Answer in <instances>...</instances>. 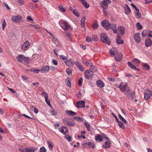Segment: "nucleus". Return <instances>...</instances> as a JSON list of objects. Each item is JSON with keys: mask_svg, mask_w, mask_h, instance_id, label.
Returning <instances> with one entry per match:
<instances>
[{"mask_svg": "<svg viewBox=\"0 0 152 152\" xmlns=\"http://www.w3.org/2000/svg\"><path fill=\"white\" fill-rule=\"evenodd\" d=\"M109 53L110 54V55L112 56H113L115 55V56L116 54H117L116 52L114 50V48L110 49L109 51Z\"/></svg>", "mask_w": 152, "mask_h": 152, "instance_id": "nucleus-32", "label": "nucleus"}, {"mask_svg": "<svg viewBox=\"0 0 152 152\" xmlns=\"http://www.w3.org/2000/svg\"><path fill=\"white\" fill-rule=\"evenodd\" d=\"M46 102L47 104L50 107H52L50 100L48 99V97L45 98Z\"/></svg>", "mask_w": 152, "mask_h": 152, "instance_id": "nucleus-50", "label": "nucleus"}, {"mask_svg": "<svg viewBox=\"0 0 152 152\" xmlns=\"http://www.w3.org/2000/svg\"><path fill=\"white\" fill-rule=\"evenodd\" d=\"M66 115H68L73 116L76 115L77 113L72 110H67L66 111Z\"/></svg>", "mask_w": 152, "mask_h": 152, "instance_id": "nucleus-23", "label": "nucleus"}, {"mask_svg": "<svg viewBox=\"0 0 152 152\" xmlns=\"http://www.w3.org/2000/svg\"><path fill=\"white\" fill-rule=\"evenodd\" d=\"M58 8L59 10L62 12H65L66 11L65 8L64 6L60 5L58 6Z\"/></svg>", "mask_w": 152, "mask_h": 152, "instance_id": "nucleus-43", "label": "nucleus"}, {"mask_svg": "<svg viewBox=\"0 0 152 152\" xmlns=\"http://www.w3.org/2000/svg\"><path fill=\"white\" fill-rule=\"evenodd\" d=\"M136 27H137V29L138 30H140L142 28V26L140 24V22H138L136 24Z\"/></svg>", "mask_w": 152, "mask_h": 152, "instance_id": "nucleus-38", "label": "nucleus"}, {"mask_svg": "<svg viewBox=\"0 0 152 152\" xmlns=\"http://www.w3.org/2000/svg\"><path fill=\"white\" fill-rule=\"evenodd\" d=\"M86 65L87 66H90L91 67L92 65H93V63L91 61H86L85 63Z\"/></svg>", "mask_w": 152, "mask_h": 152, "instance_id": "nucleus-52", "label": "nucleus"}, {"mask_svg": "<svg viewBox=\"0 0 152 152\" xmlns=\"http://www.w3.org/2000/svg\"><path fill=\"white\" fill-rule=\"evenodd\" d=\"M143 67L144 69L147 70H149L150 68L149 66L146 63H144L143 64Z\"/></svg>", "mask_w": 152, "mask_h": 152, "instance_id": "nucleus-37", "label": "nucleus"}, {"mask_svg": "<svg viewBox=\"0 0 152 152\" xmlns=\"http://www.w3.org/2000/svg\"><path fill=\"white\" fill-rule=\"evenodd\" d=\"M53 126L56 129H58V130H60V128H59L60 126V124L58 123H56L54 124Z\"/></svg>", "mask_w": 152, "mask_h": 152, "instance_id": "nucleus-41", "label": "nucleus"}, {"mask_svg": "<svg viewBox=\"0 0 152 152\" xmlns=\"http://www.w3.org/2000/svg\"><path fill=\"white\" fill-rule=\"evenodd\" d=\"M48 147L50 150H51L53 148V145L52 142L48 141L47 142Z\"/></svg>", "mask_w": 152, "mask_h": 152, "instance_id": "nucleus-33", "label": "nucleus"}, {"mask_svg": "<svg viewBox=\"0 0 152 152\" xmlns=\"http://www.w3.org/2000/svg\"><path fill=\"white\" fill-rule=\"evenodd\" d=\"M85 102L82 100L78 101L76 104V106L78 108H84L85 107Z\"/></svg>", "mask_w": 152, "mask_h": 152, "instance_id": "nucleus-11", "label": "nucleus"}, {"mask_svg": "<svg viewBox=\"0 0 152 152\" xmlns=\"http://www.w3.org/2000/svg\"><path fill=\"white\" fill-rule=\"evenodd\" d=\"M59 131L64 135H65L66 133L68 132L67 128L65 126H62L61 129Z\"/></svg>", "mask_w": 152, "mask_h": 152, "instance_id": "nucleus-15", "label": "nucleus"}, {"mask_svg": "<svg viewBox=\"0 0 152 152\" xmlns=\"http://www.w3.org/2000/svg\"><path fill=\"white\" fill-rule=\"evenodd\" d=\"M29 70L33 72H35L36 73H38L40 71V70L39 69H29Z\"/></svg>", "mask_w": 152, "mask_h": 152, "instance_id": "nucleus-48", "label": "nucleus"}, {"mask_svg": "<svg viewBox=\"0 0 152 152\" xmlns=\"http://www.w3.org/2000/svg\"><path fill=\"white\" fill-rule=\"evenodd\" d=\"M140 34L139 33H136L134 34V37L135 41L137 43H139L140 41Z\"/></svg>", "mask_w": 152, "mask_h": 152, "instance_id": "nucleus-17", "label": "nucleus"}, {"mask_svg": "<svg viewBox=\"0 0 152 152\" xmlns=\"http://www.w3.org/2000/svg\"><path fill=\"white\" fill-rule=\"evenodd\" d=\"M30 44L28 41H26L22 45L21 49L23 51L27 50L29 48Z\"/></svg>", "mask_w": 152, "mask_h": 152, "instance_id": "nucleus-9", "label": "nucleus"}, {"mask_svg": "<svg viewBox=\"0 0 152 152\" xmlns=\"http://www.w3.org/2000/svg\"><path fill=\"white\" fill-rule=\"evenodd\" d=\"M3 20L1 21V24L2 25V29L4 30V29L6 26V23L4 19H3Z\"/></svg>", "mask_w": 152, "mask_h": 152, "instance_id": "nucleus-45", "label": "nucleus"}, {"mask_svg": "<svg viewBox=\"0 0 152 152\" xmlns=\"http://www.w3.org/2000/svg\"><path fill=\"white\" fill-rule=\"evenodd\" d=\"M119 88L121 91L123 92H125L126 91L127 92H131L128 86L127 83L125 82L121 83L119 85Z\"/></svg>", "mask_w": 152, "mask_h": 152, "instance_id": "nucleus-3", "label": "nucleus"}, {"mask_svg": "<svg viewBox=\"0 0 152 152\" xmlns=\"http://www.w3.org/2000/svg\"><path fill=\"white\" fill-rule=\"evenodd\" d=\"M64 62L66 65L69 66H72L75 64L74 61L72 59H70Z\"/></svg>", "mask_w": 152, "mask_h": 152, "instance_id": "nucleus-13", "label": "nucleus"}, {"mask_svg": "<svg viewBox=\"0 0 152 152\" xmlns=\"http://www.w3.org/2000/svg\"><path fill=\"white\" fill-rule=\"evenodd\" d=\"M114 58L115 61H120L122 58L123 56L120 53H118L115 56Z\"/></svg>", "mask_w": 152, "mask_h": 152, "instance_id": "nucleus-16", "label": "nucleus"}, {"mask_svg": "<svg viewBox=\"0 0 152 152\" xmlns=\"http://www.w3.org/2000/svg\"><path fill=\"white\" fill-rule=\"evenodd\" d=\"M75 64L77 66V68L80 71L83 72L84 70V69L82 66L81 64L78 61H76L75 63Z\"/></svg>", "mask_w": 152, "mask_h": 152, "instance_id": "nucleus-20", "label": "nucleus"}, {"mask_svg": "<svg viewBox=\"0 0 152 152\" xmlns=\"http://www.w3.org/2000/svg\"><path fill=\"white\" fill-rule=\"evenodd\" d=\"M90 69H92L94 72L96 71L97 69L96 67L94 66H93V65L91 66Z\"/></svg>", "mask_w": 152, "mask_h": 152, "instance_id": "nucleus-63", "label": "nucleus"}, {"mask_svg": "<svg viewBox=\"0 0 152 152\" xmlns=\"http://www.w3.org/2000/svg\"><path fill=\"white\" fill-rule=\"evenodd\" d=\"M50 68L49 66H46L42 68L41 69L40 71L42 73H46L48 72Z\"/></svg>", "mask_w": 152, "mask_h": 152, "instance_id": "nucleus-25", "label": "nucleus"}, {"mask_svg": "<svg viewBox=\"0 0 152 152\" xmlns=\"http://www.w3.org/2000/svg\"><path fill=\"white\" fill-rule=\"evenodd\" d=\"M102 138L104 139V140H110L109 138L107 137V135L103 133L102 134Z\"/></svg>", "mask_w": 152, "mask_h": 152, "instance_id": "nucleus-49", "label": "nucleus"}, {"mask_svg": "<svg viewBox=\"0 0 152 152\" xmlns=\"http://www.w3.org/2000/svg\"><path fill=\"white\" fill-rule=\"evenodd\" d=\"M110 24L109 21L107 20H104L101 22L102 26L107 30H109L110 29Z\"/></svg>", "mask_w": 152, "mask_h": 152, "instance_id": "nucleus-7", "label": "nucleus"}, {"mask_svg": "<svg viewBox=\"0 0 152 152\" xmlns=\"http://www.w3.org/2000/svg\"><path fill=\"white\" fill-rule=\"evenodd\" d=\"M118 30L120 32V34L122 35H123L125 33V28L123 26H120L118 28Z\"/></svg>", "mask_w": 152, "mask_h": 152, "instance_id": "nucleus-19", "label": "nucleus"}, {"mask_svg": "<svg viewBox=\"0 0 152 152\" xmlns=\"http://www.w3.org/2000/svg\"><path fill=\"white\" fill-rule=\"evenodd\" d=\"M118 125L119 127L122 129H124L125 128V126L123 124L121 121L119 122Z\"/></svg>", "mask_w": 152, "mask_h": 152, "instance_id": "nucleus-47", "label": "nucleus"}, {"mask_svg": "<svg viewBox=\"0 0 152 152\" xmlns=\"http://www.w3.org/2000/svg\"><path fill=\"white\" fill-rule=\"evenodd\" d=\"M110 29H111L114 33H117L116 25L115 24H110Z\"/></svg>", "mask_w": 152, "mask_h": 152, "instance_id": "nucleus-21", "label": "nucleus"}, {"mask_svg": "<svg viewBox=\"0 0 152 152\" xmlns=\"http://www.w3.org/2000/svg\"><path fill=\"white\" fill-rule=\"evenodd\" d=\"M17 2L19 5H22L24 4V1L23 0H17Z\"/></svg>", "mask_w": 152, "mask_h": 152, "instance_id": "nucleus-59", "label": "nucleus"}, {"mask_svg": "<svg viewBox=\"0 0 152 152\" xmlns=\"http://www.w3.org/2000/svg\"><path fill=\"white\" fill-rule=\"evenodd\" d=\"M118 117L121 121L124 123L126 124H127L128 123L127 121L120 114L118 115Z\"/></svg>", "mask_w": 152, "mask_h": 152, "instance_id": "nucleus-34", "label": "nucleus"}, {"mask_svg": "<svg viewBox=\"0 0 152 152\" xmlns=\"http://www.w3.org/2000/svg\"><path fill=\"white\" fill-rule=\"evenodd\" d=\"M64 137L67 139L68 141L70 142L71 141V137L68 134H66Z\"/></svg>", "mask_w": 152, "mask_h": 152, "instance_id": "nucleus-54", "label": "nucleus"}, {"mask_svg": "<svg viewBox=\"0 0 152 152\" xmlns=\"http://www.w3.org/2000/svg\"><path fill=\"white\" fill-rule=\"evenodd\" d=\"M121 37L118 35L116 37V42L118 45L122 44L124 43V41L121 39Z\"/></svg>", "mask_w": 152, "mask_h": 152, "instance_id": "nucleus-22", "label": "nucleus"}, {"mask_svg": "<svg viewBox=\"0 0 152 152\" xmlns=\"http://www.w3.org/2000/svg\"><path fill=\"white\" fill-rule=\"evenodd\" d=\"M72 70L70 68H69L66 70V72L67 74L69 75H72Z\"/></svg>", "mask_w": 152, "mask_h": 152, "instance_id": "nucleus-36", "label": "nucleus"}, {"mask_svg": "<svg viewBox=\"0 0 152 152\" xmlns=\"http://www.w3.org/2000/svg\"><path fill=\"white\" fill-rule=\"evenodd\" d=\"M90 142L91 143V144H89L90 145H87L89 146V148H94L95 146L94 144L91 142Z\"/></svg>", "mask_w": 152, "mask_h": 152, "instance_id": "nucleus-57", "label": "nucleus"}, {"mask_svg": "<svg viewBox=\"0 0 152 152\" xmlns=\"http://www.w3.org/2000/svg\"><path fill=\"white\" fill-rule=\"evenodd\" d=\"M125 7L124 8L125 13L127 15L129 14L131 12V10L127 4H125Z\"/></svg>", "mask_w": 152, "mask_h": 152, "instance_id": "nucleus-26", "label": "nucleus"}, {"mask_svg": "<svg viewBox=\"0 0 152 152\" xmlns=\"http://www.w3.org/2000/svg\"><path fill=\"white\" fill-rule=\"evenodd\" d=\"M132 62L133 63L130 62H128L127 63L128 66L131 68L132 69H135L137 70H139V69L137 68L135 66L133 65H135V66H138L139 65L140 61L137 58H134Z\"/></svg>", "mask_w": 152, "mask_h": 152, "instance_id": "nucleus-2", "label": "nucleus"}, {"mask_svg": "<svg viewBox=\"0 0 152 152\" xmlns=\"http://www.w3.org/2000/svg\"><path fill=\"white\" fill-rule=\"evenodd\" d=\"M105 145H103L102 148L104 149H107L110 147L111 145V141L110 140H106L104 142Z\"/></svg>", "mask_w": 152, "mask_h": 152, "instance_id": "nucleus-14", "label": "nucleus"}, {"mask_svg": "<svg viewBox=\"0 0 152 152\" xmlns=\"http://www.w3.org/2000/svg\"><path fill=\"white\" fill-rule=\"evenodd\" d=\"M23 61L25 63H28L29 61V58L24 56Z\"/></svg>", "mask_w": 152, "mask_h": 152, "instance_id": "nucleus-51", "label": "nucleus"}, {"mask_svg": "<svg viewBox=\"0 0 152 152\" xmlns=\"http://www.w3.org/2000/svg\"><path fill=\"white\" fill-rule=\"evenodd\" d=\"M84 124L86 127L87 130L89 131H91V129L90 124L87 122H84Z\"/></svg>", "mask_w": 152, "mask_h": 152, "instance_id": "nucleus-40", "label": "nucleus"}, {"mask_svg": "<svg viewBox=\"0 0 152 152\" xmlns=\"http://www.w3.org/2000/svg\"><path fill=\"white\" fill-rule=\"evenodd\" d=\"M66 84L69 87H70L71 86V81L70 78L69 77H67L65 80Z\"/></svg>", "mask_w": 152, "mask_h": 152, "instance_id": "nucleus-30", "label": "nucleus"}, {"mask_svg": "<svg viewBox=\"0 0 152 152\" xmlns=\"http://www.w3.org/2000/svg\"><path fill=\"white\" fill-rule=\"evenodd\" d=\"M83 81V78L81 77H80V79L78 81V84L80 86H81L82 85Z\"/></svg>", "mask_w": 152, "mask_h": 152, "instance_id": "nucleus-62", "label": "nucleus"}, {"mask_svg": "<svg viewBox=\"0 0 152 152\" xmlns=\"http://www.w3.org/2000/svg\"><path fill=\"white\" fill-rule=\"evenodd\" d=\"M24 151H25L26 152H34L37 150V148L34 147H26L24 149L22 148Z\"/></svg>", "mask_w": 152, "mask_h": 152, "instance_id": "nucleus-12", "label": "nucleus"}, {"mask_svg": "<svg viewBox=\"0 0 152 152\" xmlns=\"http://www.w3.org/2000/svg\"><path fill=\"white\" fill-rule=\"evenodd\" d=\"M100 38L101 40L104 43H106L108 45L110 44V42L108 41V38L106 34L102 33L100 34Z\"/></svg>", "mask_w": 152, "mask_h": 152, "instance_id": "nucleus-4", "label": "nucleus"}, {"mask_svg": "<svg viewBox=\"0 0 152 152\" xmlns=\"http://www.w3.org/2000/svg\"><path fill=\"white\" fill-rule=\"evenodd\" d=\"M85 7L86 8H88L89 7V4L85 0H83L81 1Z\"/></svg>", "mask_w": 152, "mask_h": 152, "instance_id": "nucleus-31", "label": "nucleus"}, {"mask_svg": "<svg viewBox=\"0 0 152 152\" xmlns=\"http://www.w3.org/2000/svg\"><path fill=\"white\" fill-rule=\"evenodd\" d=\"M72 12L77 17L80 16V14L78 13L77 10H72Z\"/></svg>", "mask_w": 152, "mask_h": 152, "instance_id": "nucleus-46", "label": "nucleus"}, {"mask_svg": "<svg viewBox=\"0 0 152 152\" xmlns=\"http://www.w3.org/2000/svg\"><path fill=\"white\" fill-rule=\"evenodd\" d=\"M41 95L44 97L45 98L48 97V94L44 91L41 93Z\"/></svg>", "mask_w": 152, "mask_h": 152, "instance_id": "nucleus-53", "label": "nucleus"}, {"mask_svg": "<svg viewBox=\"0 0 152 152\" xmlns=\"http://www.w3.org/2000/svg\"><path fill=\"white\" fill-rule=\"evenodd\" d=\"M91 144L90 142L84 143L83 144L82 146L83 148H86V145H90L89 144Z\"/></svg>", "mask_w": 152, "mask_h": 152, "instance_id": "nucleus-58", "label": "nucleus"}, {"mask_svg": "<svg viewBox=\"0 0 152 152\" xmlns=\"http://www.w3.org/2000/svg\"><path fill=\"white\" fill-rule=\"evenodd\" d=\"M131 96L132 98V100H134V102H136L137 101V100L135 99V93L134 92H133L131 94Z\"/></svg>", "mask_w": 152, "mask_h": 152, "instance_id": "nucleus-42", "label": "nucleus"}, {"mask_svg": "<svg viewBox=\"0 0 152 152\" xmlns=\"http://www.w3.org/2000/svg\"><path fill=\"white\" fill-rule=\"evenodd\" d=\"M111 3V0H104L101 2L100 5L102 8H108V5Z\"/></svg>", "mask_w": 152, "mask_h": 152, "instance_id": "nucleus-8", "label": "nucleus"}, {"mask_svg": "<svg viewBox=\"0 0 152 152\" xmlns=\"http://www.w3.org/2000/svg\"><path fill=\"white\" fill-rule=\"evenodd\" d=\"M145 45L147 47L151 46L152 45V41L149 38H147L145 42Z\"/></svg>", "mask_w": 152, "mask_h": 152, "instance_id": "nucleus-18", "label": "nucleus"}, {"mask_svg": "<svg viewBox=\"0 0 152 152\" xmlns=\"http://www.w3.org/2000/svg\"><path fill=\"white\" fill-rule=\"evenodd\" d=\"M84 74L85 78L88 79L93 77L94 75L93 72L89 69L86 71L84 73Z\"/></svg>", "mask_w": 152, "mask_h": 152, "instance_id": "nucleus-6", "label": "nucleus"}, {"mask_svg": "<svg viewBox=\"0 0 152 152\" xmlns=\"http://www.w3.org/2000/svg\"><path fill=\"white\" fill-rule=\"evenodd\" d=\"M22 19V16L20 15L14 16L12 17L11 19L13 22L15 23H19Z\"/></svg>", "mask_w": 152, "mask_h": 152, "instance_id": "nucleus-10", "label": "nucleus"}, {"mask_svg": "<svg viewBox=\"0 0 152 152\" xmlns=\"http://www.w3.org/2000/svg\"><path fill=\"white\" fill-rule=\"evenodd\" d=\"M95 140L96 141L99 140V142H101L102 140V134H98L95 137Z\"/></svg>", "mask_w": 152, "mask_h": 152, "instance_id": "nucleus-29", "label": "nucleus"}, {"mask_svg": "<svg viewBox=\"0 0 152 152\" xmlns=\"http://www.w3.org/2000/svg\"><path fill=\"white\" fill-rule=\"evenodd\" d=\"M60 24L62 28L64 30H67L70 29V25L66 20H62Z\"/></svg>", "mask_w": 152, "mask_h": 152, "instance_id": "nucleus-5", "label": "nucleus"}, {"mask_svg": "<svg viewBox=\"0 0 152 152\" xmlns=\"http://www.w3.org/2000/svg\"><path fill=\"white\" fill-rule=\"evenodd\" d=\"M98 26L97 22L94 23L92 25V27L94 29H96Z\"/></svg>", "mask_w": 152, "mask_h": 152, "instance_id": "nucleus-44", "label": "nucleus"}, {"mask_svg": "<svg viewBox=\"0 0 152 152\" xmlns=\"http://www.w3.org/2000/svg\"><path fill=\"white\" fill-rule=\"evenodd\" d=\"M46 149L43 146L41 147L39 149L40 152H46Z\"/></svg>", "mask_w": 152, "mask_h": 152, "instance_id": "nucleus-56", "label": "nucleus"}, {"mask_svg": "<svg viewBox=\"0 0 152 152\" xmlns=\"http://www.w3.org/2000/svg\"><path fill=\"white\" fill-rule=\"evenodd\" d=\"M60 58L62 60H65L67 59L66 57L63 55H59Z\"/></svg>", "mask_w": 152, "mask_h": 152, "instance_id": "nucleus-55", "label": "nucleus"}, {"mask_svg": "<svg viewBox=\"0 0 152 152\" xmlns=\"http://www.w3.org/2000/svg\"><path fill=\"white\" fill-rule=\"evenodd\" d=\"M73 118L75 120L77 121L83 122V119L80 117H74Z\"/></svg>", "mask_w": 152, "mask_h": 152, "instance_id": "nucleus-35", "label": "nucleus"}, {"mask_svg": "<svg viewBox=\"0 0 152 152\" xmlns=\"http://www.w3.org/2000/svg\"><path fill=\"white\" fill-rule=\"evenodd\" d=\"M151 94L146 92H145L144 93V98L145 100H147L150 98Z\"/></svg>", "mask_w": 152, "mask_h": 152, "instance_id": "nucleus-28", "label": "nucleus"}, {"mask_svg": "<svg viewBox=\"0 0 152 152\" xmlns=\"http://www.w3.org/2000/svg\"><path fill=\"white\" fill-rule=\"evenodd\" d=\"M92 39L94 41H98V37L96 35H92Z\"/></svg>", "mask_w": 152, "mask_h": 152, "instance_id": "nucleus-61", "label": "nucleus"}, {"mask_svg": "<svg viewBox=\"0 0 152 152\" xmlns=\"http://www.w3.org/2000/svg\"><path fill=\"white\" fill-rule=\"evenodd\" d=\"M86 40L88 42H91V38L90 36H88L86 38Z\"/></svg>", "mask_w": 152, "mask_h": 152, "instance_id": "nucleus-64", "label": "nucleus"}, {"mask_svg": "<svg viewBox=\"0 0 152 152\" xmlns=\"http://www.w3.org/2000/svg\"><path fill=\"white\" fill-rule=\"evenodd\" d=\"M50 113L52 115H56L57 114L56 112L53 109H52L50 111Z\"/></svg>", "mask_w": 152, "mask_h": 152, "instance_id": "nucleus-60", "label": "nucleus"}, {"mask_svg": "<svg viewBox=\"0 0 152 152\" xmlns=\"http://www.w3.org/2000/svg\"><path fill=\"white\" fill-rule=\"evenodd\" d=\"M134 15L137 18H140L141 17V14L140 12H139V10L138 11H136L134 13Z\"/></svg>", "mask_w": 152, "mask_h": 152, "instance_id": "nucleus-39", "label": "nucleus"}, {"mask_svg": "<svg viewBox=\"0 0 152 152\" xmlns=\"http://www.w3.org/2000/svg\"><path fill=\"white\" fill-rule=\"evenodd\" d=\"M96 83L97 86L99 88H103L104 86V83L101 80L97 81H96Z\"/></svg>", "mask_w": 152, "mask_h": 152, "instance_id": "nucleus-24", "label": "nucleus"}, {"mask_svg": "<svg viewBox=\"0 0 152 152\" xmlns=\"http://www.w3.org/2000/svg\"><path fill=\"white\" fill-rule=\"evenodd\" d=\"M62 121L64 125L70 127H73L75 125L74 121L70 118H64Z\"/></svg>", "mask_w": 152, "mask_h": 152, "instance_id": "nucleus-1", "label": "nucleus"}, {"mask_svg": "<svg viewBox=\"0 0 152 152\" xmlns=\"http://www.w3.org/2000/svg\"><path fill=\"white\" fill-rule=\"evenodd\" d=\"M24 56L22 54L19 55L18 56L16 57V59L17 61L20 62L22 63L23 61V58H24Z\"/></svg>", "mask_w": 152, "mask_h": 152, "instance_id": "nucleus-27", "label": "nucleus"}]
</instances>
